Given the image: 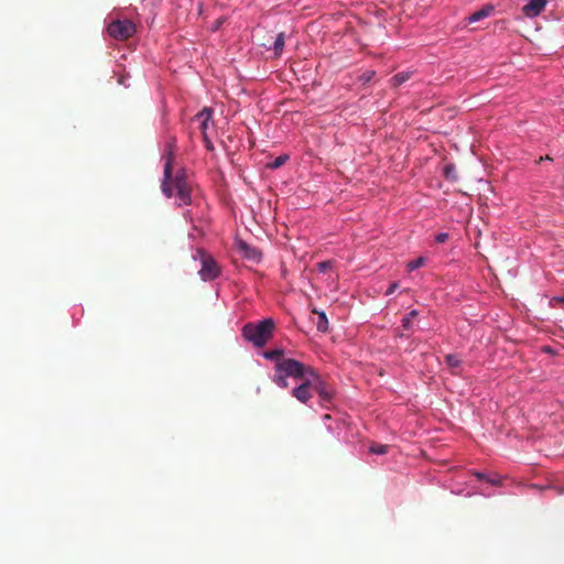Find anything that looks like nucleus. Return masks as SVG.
<instances>
[{"label": "nucleus", "instance_id": "21", "mask_svg": "<svg viewBox=\"0 0 564 564\" xmlns=\"http://www.w3.org/2000/svg\"><path fill=\"white\" fill-rule=\"evenodd\" d=\"M270 169H278L282 166V155L275 158V160L267 165Z\"/></svg>", "mask_w": 564, "mask_h": 564}, {"label": "nucleus", "instance_id": "18", "mask_svg": "<svg viewBox=\"0 0 564 564\" xmlns=\"http://www.w3.org/2000/svg\"><path fill=\"white\" fill-rule=\"evenodd\" d=\"M550 305L554 308H564V296H554L550 300Z\"/></svg>", "mask_w": 564, "mask_h": 564}, {"label": "nucleus", "instance_id": "7", "mask_svg": "<svg viewBox=\"0 0 564 564\" xmlns=\"http://www.w3.org/2000/svg\"><path fill=\"white\" fill-rule=\"evenodd\" d=\"M263 357L269 360L275 361V373L273 381L278 386H282V349L275 348L263 352Z\"/></svg>", "mask_w": 564, "mask_h": 564}, {"label": "nucleus", "instance_id": "17", "mask_svg": "<svg viewBox=\"0 0 564 564\" xmlns=\"http://www.w3.org/2000/svg\"><path fill=\"white\" fill-rule=\"evenodd\" d=\"M425 262V259L423 257H420L413 261H410L408 264H406V268L409 271H414L419 268H421Z\"/></svg>", "mask_w": 564, "mask_h": 564}, {"label": "nucleus", "instance_id": "8", "mask_svg": "<svg viewBox=\"0 0 564 564\" xmlns=\"http://www.w3.org/2000/svg\"><path fill=\"white\" fill-rule=\"evenodd\" d=\"M546 3L547 0H530L522 8V12L527 18H535L544 10Z\"/></svg>", "mask_w": 564, "mask_h": 564}, {"label": "nucleus", "instance_id": "30", "mask_svg": "<svg viewBox=\"0 0 564 564\" xmlns=\"http://www.w3.org/2000/svg\"><path fill=\"white\" fill-rule=\"evenodd\" d=\"M544 160H551V158L549 155H546L545 158H540V161H544Z\"/></svg>", "mask_w": 564, "mask_h": 564}, {"label": "nucleus", "instance_id": "28", "mask_svg": "<svg viewBox=\"0 0 564 564\" xmlns=\"http://www.w3.org/2000/svg\"><path fill=\"white\" fill-rule=\"evenodd\" d=\"M406 317H410L411 322L413 321V318H415L417 316V311L416 310H413L411 311L409 314L405 315Z\"/></svg>", "mask_w": 564, "mask_h": 564}, {"label": "nucleus", "instance_id": "13", "mask_svg": "<svg viewBox=\"0 0 564 564\" xmlns=\"http://www.w3.org/2000/svg\"><path fill=\"white\" fill-rule=\"evenodd\" d=\"M196 117L198 119H203L200 128L203 131H205L207 128V122L212 118V110L209 108H204Z\"/></svg>", "mask_w": 564, "mask_h": 564}, {"label": "nucleus", "instance_id": "6", "mask_svg": "<svg viewBox=\"0 0 564 564\" xmlns=\"http://www.w3.org/2000/svg\"><path fill=\"white\" fill-rule=\"evenodd\" d=\"M314 381H316V376L301 380L299 386L293 388L292 395L303 403L307 402L312 397Z\"/></svg>", "mask_w": 564, "mask_h": 564}, {"label": "nucleus", "instance_id": "2", "mask_svg": "<svg viewBox=\"0 0 564 564\" xmlns=\"http://www.w3.org/2000/svg\"><path fill=\"white\" fill-rule=\"evenodd\" d=\"M274 322L265 318L257 323H247L242 327L243 338L251 343L254 347H263L272 338L274 333Z\"/></svg>", "mask_w": 564, "mask_h": 564}, {"label": "nucleus", "instance_id": "5", "mask_svg": "<svg viewBox=\"0 0 564 564\" xmlns=\"http://www.w3.org/2000/svg\"><path fill=\"white\" fill-rule=\"evenodd\" d=\"M202 268L199 274L204 281H210L219 275V268L215 260L203 251H199Z\"/></svg>", "mask_w": 564, "mask_h": 564}, {"label": "nucleus", "instance_id": "19", "mask_svg": "<svg viewBox=\"0 0 564 564\" xmlns=\"http://www.w3.org/2000/svg\"><path fill=\"white\" fill-rule=\"evenodd\" d=\"M275 53L279 54L282 51V33H279L274 41Z\"/></svg>", "mask_w": 564, "mask_h": 564}, {"label": "nucleus", "instance_id": "14", "mask_svg": "<svg viewBox=\"0 0 564 564\" xmlns=\"http://www.w3.org/2000/svg\"><path fill=\"white\" fill-rule=\"evenodd\" d=\"M388 451H389V445H383V444L375 443L369 447V452L372 454H376V455H384L388 453Z\"/></svg>", "mask_w": 564, "mask_h": 564}, {"label": "nucleus", "instance_id": "20", "mask_svg": "<svg viewBox=\"0 0 564 564\" xmlns=\"http://www.w3.org/2000/svg\"><path fill=\"white\" fill-rule=\"evenodd\" d=\"M375 72L373 70H366L362 75H361V80L364 83H368L372 79V77L375 76Z\"/></svg>", "mask_w": 564, "mask_h": 564}, {"label": "nucleus", "instance_id": "29", "mask_svg": "<svg viewBox=\"0 0 564 564\" xmlns=\"http://www.w3.org/2000/svg\"><path fill=\"white\" fill-rule=\"evenodd\" d=\"M475 476L479 479V480H487V476L482 473H479V471H476L475 473Z\"/></svg>", "mask_w": 564, "mask_h": 564}, {"label": "nucleus", "instance_id": "31", "mask_svg": "<svg viewBox=\"0 0 564 564\" xmlns=\"http://www.w3.org/2000/svg\"><path fill=\"white\" fill-rule=\"evenodd\" d=\"M274 210H275V212L278 210V207H276V206L274 207ZM274 218H276V214L274 215Z\"/></svg>", "mask_w": 564, "mask_h": 564}, {"label": "nucleus", "instance_id": "10", "mask_svg": "<svg viewBox=\"0 0 564 564\" xmlns=\"http://www.w3.org/2000/svg\"><path fill=\"white\" fill-rule=\"evenodd\" d=\"M495 11V7L490 3L488 4H485L482 8H480L479 10L475 11L474 13H471L468 18H467V21L469 23H475V22H478L485 18H488L489 15H491V13Z\"/></svg>", "mask_w": 564, "mask_h": 564}, {"label": "nucleus", "instance_id": "3", "mask_svg": "<svg viewBox=\"0 0 564 564\" xmlns=\"http://www.w3.org/2000/svg\"><path fill=\"white\" fill-rule=\"evenodd\" d=\"M313 376H316V372L311 366L284 356V377H291L301 381Z\"/></svg>", "mask_w": 564, "mask_h": 564}, {"label": "nucleus", "instance_id": "12", "mask_svg": "<svg viewBox=\"0 0 564 564\" xmlns=\"http://www.w3.org/2000/svg\"><path fill=\"white\" fill-rule=\"evenodd\" d=\"M237 247L245 258L252 261H258L260 259V252L257 249L248 246L245 241H237Z\"/></svg>", "mask_w": 564, "mask_h": 564}, {"label": "nucleus", "instance_id": "24", "mask_svg": "<svg viewBox=\"0 0 564 564\" xmlns=\"http://www.w3.org/2000/svg\"><path fill=\"white\" fill-rule=\"evenodd\" d=\"M411 325H412V322L410 319V317H406L404 316L402 318V327L405 329V330H409L411 328Z\"/></svg>", "mask_w": 564, "mask_h": 564}, {"label": "nucleus", "instance_id": "22", "mask_svg": "<svg viewBox=\"0 0 564 564\" xmlns=\"http://www.w3.org/2000/svg\"><path fill=\"white\" fill-rule=\"evenodd\" d=\"M447 239H448V234H446V232H441V234L436 235V237H435V241H436L437 243H443V242H445Z\"/></svg>", "mask_w": 564, "mask_h": 564}, {"label": "nucleus", "instance_id": "15", "mask_svg": "<svg viewBox=\"0 0 564 564\" xmlns=\"http://www.w3.org/2000/svg\"><path fill=\"white\" fill-rule=\"evenodd\" d=\"M445 362L448 367L454 369V368H458L460 366L462 361L457 355L449 354V355H446Z\"/></svg>", "mask_w": 564, "mask_h": 564}, {"label": "nucleus", "instance_id": "16", "mask_svg": "<svg viewBox=\"0 0 564 564\" xmlns=\"http://www.w3.org/2000/svg\"><path fill=\"white\" fill-rule=\"evenodd\" d=\"M409 78H410V73L402 72V73H398L397 75H394L392 77V82H393L394 86H399V85H402L403 83H405Z\"/></svg>", "mask_w": 564, "mask_h": 564}, {"label": "nucleus", "instance_id": "25", "mask_svg": "<svg viewBox=\"0 0 564 564\" xmlns=\"http://www.w3.org/2000/svg\"><path fill=\"white\" fill-rule=\"evenodd\" d=\"M399 284L397 282H393L390 284L389 289L386 291V295H391L397 289Z\"/></svg>", "mask_w": 564, "mask_h": 564}, {"label": "nucleus", "instance_id": "9", "mask_svg": "<svg viewBox=\"0 0 564 564\" xmlns=\"http://www.w3.org/2000/svg\"><path fill=\"white\" fill-rule=\"evenodd\" d=\"M313 390L318 393L322 401L330 402L333 399V391L327 388V386L319 379L316 375V381H314Z\"/></svg>", "mask_w": 564, "mask_h": 564}, {"label": "nucleus", "instance_id": "1", "mask_svg": "<svg viewBox=\"0 0 564 564\" xmlns=\"http://www.w3.org/2000/svg\"><path fill=\"white\" fill-rule=\"evenodd\" d=\"M169 151L165 154L164 173L162 181L163 194L171 198L173 196V188L177 192L178 205H191L192 204V186L188 182V175L184 169H180L175 175H173V163H174V151L172 144H169Z\"/></svg>", "mask_w": 564, "mask_h": 564}, {"label": "nucleus", "instance_id": "23", "mask_svg": "<svg viewBox=\"0 0 564 564\" xmlns=\"http://www.w3.org/2000/svg\"><path fill=\"white\" fill-rule=\"evenodd\" d=\"M317 265H318L319 271L325 272L327 269H329L332 267V262L324 261V262H319Z\"/></svg>", "mask_w": 564, "mask_h": 564}, {"label": "nucleus", "instance_id": "11", "mask_svg": "<svg viewBox=\"0 0 564 564\" xmlns=\"http://www.w3.org/2000/svg\"><path fill=\"white\" fill-rule=\"evenodd\" d=\"M312 314L315 316L313 317V322L315 323L317 330L322 333L328 332L329 323L326 314L323 311H317L316 308L312 311Z\"/></svg>", "mask_w": 564, "mask_h": 564}, {"label": "nucleus", "instance_id": "26", "mask_svg": "<svg viewBox=\"0 0 564 564\" xmlns=\"http://www.w3.org/2000/svg\"><path fill=\"white\" fill-rule=\"evenodd\" d=\"M487 481L494 486H499L501 485V479L500 478H487Z\"/></svg>", "mask_w": 564, "mask_h": 564}, {"label": "nucleus", "instance_id": "27", "mask_svg": "<svg viewBox=\"0 0 564 564\" xmlns=\"http://www.w3.org/2000/svg\"><path fill=\"white\" fill-rule=\"evenodd\" d=\"M454 171V166L453 165H446L445 169H444V173L445 175L448 177L449 174Z\"/></svg>", "mask_w": 564, "mask_h": 564}, {"label": "nucleus", "instance_id": "4", "mask_svg": "<svg viewBox=\"0 0 564 564\" xmlns=\"http://www.w3.org/2000/svg\"><path fill=\"white\" fill-rule=\"evenodd\" d=\"M107 31L111 37L124 41L135 33V25L130 20H116L108 25Z\"/></svg>", "mask_w": 564, "mask_h": 564}]
</instances>
